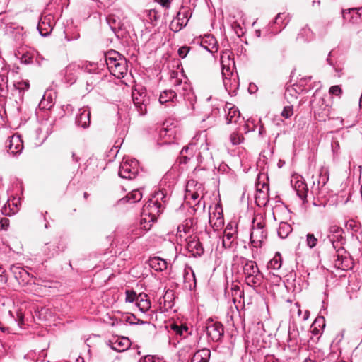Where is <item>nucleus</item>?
<instances>
[{
    "mask_svg": "<svg viewBox=\"0 0 362 362\" xmlns=\"http://www.w3.org/2000/svg\"><path fill=\"white\" fill-rule=\"evenodd\" d=\"M162 205L158 200L149 202L144 206L142 211V218L141 220V228L136 230V238L140 237L143 235L142 230L147 231L149 230L152 226L151 223H154L158 218V216L161 212L160 208Z\"/></svg>",
    "mask_w": 362,
    "mask_h": 362,
    "instance_id": "obj_1",
    "label": "nucleus"
},
{
    "mask_svg": "<svg viewBox=\"0 0 362 362\" xmlns=\"http://www.w3.org/2000/svg\"><path fill=\"white\" fill-rule=\"evenodd\" d=\"M243 274L245 283L252 287L261 285L263 280V275L260 272L255 262L247 260L243 266Z\"/></svg>",
    "mask_w": 362,
    "mask_h": 362,
    "instance_id": "obj_2",
    "label": "nucleus"
},
{
    "mask_svg": "<svg viewBox=\"0 0 362 362\" xmlns=\"http://www.w3.org/2000/svg\"><path fill=\"white\" fill-rule=\"evenodd\" d=\"M204 329L208 337L214 341H219L224 334L223 325L220 322L214 321L212 319L207 320Z\"/></svg>",
    "mask_w": 362,
    "mask_h": 362,
    "instance_id": "obj_3",
    "label": "nucleus"
},
{
    "mask_svg": "<svg viewBox=\"0 0 362 362\" xmlns=\"http://www.w3.org/2000/svg\"><path fill=\"white\" fill-rule=\"evenodd\" d=\"M264 225L262 223H257L253 226L250 233V241L253 247H261L264 240L267 238V231L264 230Z\"/></svg>",
    "mask_w": 362,
    "mask_h": 362,
    "instance_id": "obj_4",
    "label": "nucleus"
},
{
    "mask_svg": "<svg viewBox=\"0 0 362 362\" xmlns=\"http://www.w3.org/2000/svg\"><path fill=\"white\" fill-rule=\"evenodd\" d=\"M107 68L110 73L118 78L124 77L127 73V62L125 58L117 59V61H110Z\"/></svg>",
    "mask_w": 362,
    "mask_h": 362,
    "instance_id": "obj_5",
    "label": "nucleus"
},
{
    "mask_svg": "<svg viewBox=\"0 0 362 362\" xmlns=\"http://www.w3.org/2000/svg\"><path fill=\"white\" fill-rule=\"evenodd\" d=\"M189 11L188 10L180 11L175 19L170 24V28L173 32H178L185 27L189 21Z\"/></svg>",
    "mask_w": 362,
    "mask_h": 362,
    "instance_id": "obj_6",
    "label": "nucleus"
},
{
    "mask_svg": "<svg viewBox=\"0 0 362 362\" xmlns=\"http://www.w3.org/2000/svg\"><path fill=\"white\" fill-rule=\"evenodd\" d=\"M175 127L173 126V123L165 122L163 127L160 131V137L163 140L165 144H171L174 141L175 136Z\"/></svg>",
    "mask_w": 362,
    "mask_h": 362,
    "instance_id": "obj_7",
    "label": "nucleus"
},
{
    "mask_svg": "<svg viewBox=\"0 0 362 362\" xmlns=\"http://www.w3.org/2000/svg\"><path fill=\"white\" fill-rule=\"evenodd\" d=\"M320 103L318 107L315 109V117L320 122H325L330 118L331 107L325 103L324 99H321Z\"/></svg>",
    "mask_w": 362,
    "mask_h": 362,
    "instance_id": "obj_8",
    "label": "nucleus"
},
{
    "mask_svg": "<svg viewBox=\"0 0 362 362\" xmlns=\"http://www.w3.org/2000/svg\"><path fill=\"white\" fill-rule=\"evenodd\" d=\"M132 100L134 105L141 115L147 112L146 102L147 101L146 92L135 90L132 92Z\"/></svg>",
    "mask_w": 362,
    "mask_h": 362,
    "instance_id": "obj_9",
    "label": "nucleus"
},
{
    "mask_svg": "<svg viewBox=\"0 0 362 362\" xmlns=\"http://www.w3.org/2000/svg\"><path fill=\"white\" fill-rule=\"evenodd\" d=\"M138 174V169L132 167L128 162H124L121 164L119 170V175L124 179L133 180L136 178Z\"/></svg>",
    "mask_w": 362,
    "mask_h": 362,
    "instance_id": "obj_10",
    "label": "nucleus"
},
{
    "mask_svg": "<svg viewBox=\"0 0 362 362\" xmlns=\"http://www.w3.org/2000/svg\"><path fill=\"white\" fill-rule=\"evenodd\" d=\"M224 110L226 113L227 123H237L240 118V113L233 104L226 103Z\"/></svg>",
    "mask_w": 362,
    "mask_h": 362,
    "instance_id": "obj_11",
    "label": "nucleus"
},
{
    "mask_svg": "<svg viewBox=\"0 0 362 362\" xmlns=\"http://www.w3.org/2000/svg\"><path fill=\"white\" fill-rule=\"evenodd\" d=\"M90 112L88 109H80L76 118V122L83 128H87L90 125Z\"/></svg>",
    "mask_w": 362,
    "mask_h": 362,
    "instance_id": "obj_12",
    "label": "nucleus"
},
{
    "mask_svg": "<svg viewBox=\"0 0 362 362\" xmlns=\"http://www.w3.org/2000/svg\"><path fill=\"white\" fill-rule=\"evenodd\" d=\"M235 230L230 225H228L224 230V235L222 240L223 247L230 248L235 240Z\"/></svg>",
    "mask_w": 362,
    "mask_h": 362,
    "instance_id": "obj_13",
    "label": "nucleus"
},
{
    "mask_svg": "<svg viewBox=\"0 0 362 362\" xmlns=\"http://www.w3.org/2000/svg\"><path fill=\"white\" fill-rule=\"evenodd\" d=\"M294 188L298 196L303 200V203L305 204L308 202L307 194L308 192L306 183L302 180H298L295 183Z\"/></svg>",
    "mask_w": 362,
    "mask_h": 362,
    "instance_id": "obj_14",
    "label": "nucleus"
},
{
    "mask_svg": "<svg viewBox=\"0 0 362 362\" xmlns=\"http://www.w3.org/2000/svg\"><path fill=\"white\" fill-rule=\"evenodd\" d=\"M149 265L156 271H163L167 269V262L159 257H151L149 259Z\"/></svg>",
    "mask_w": 362,
    "mask_h": 362,
    "instance_id": "obj_15",
    "label": "nucleus"
},
{
    "mask_svg": "<svg viewBox=\"0 0 362 362\" xmlns=\"http://www.w3.org/2000/svg\"><path fill=\"white\" fill-rule=\"evenodd\" d=\"M136 305L142 312H146L151 308V302L148 295L140 293L136 297Z\"/></svg>",
    "mask_w": 362,
    "mask_h": 362,
    "instance_id": "obj_16",
    "label": "nucleus"
},
{
    "mask_svg": "<svg viewBox=\"0 0 362 362\" xmlns=\"http://www.w3.org/2000/svg\"><path fill=\"white\" fill-rule=\"evenodd\" d=\"M209 223L214 230H218L223 224V216L222 213L218 212V214L214 213L209 214Z\"/></svg>",
    "mask_w": 362,
    "mask_h": 362,
    "instance_id": "obj_17",
    "label": "nucleus"
},
{
    "mask_svg": "<svg viewBox=\"0 0 362 362\" xmlns=\"http://www.w3.org/2000/svg\"><path fill=\"white\" fill-rule=\"evenodd\" d=\"M211 352L209 349H203L197 351L191 359V362H209Z\"/></svg>",
    "mask_w": 362,
    "mask_h": 362,
    "instance_id": "obj_18",
    "label": "nucleus"
},
{
    "mask_svg": "<svg viewBox=\"0 0 362 362\" xmlns=\"http://www.w3.org/2000/svg\"><path fill=\"white\" fill-rule=\"evenodd\" d=\"M23 148V144L18 136H12L10 139L8 146V151L15 154L21 151Z\"/></svg>",
    "mask_w": 362,
    "mask_h": 362,
    "instance_id": "obj_19",
    "label": "nucleus"
},
{
    "mask_svg": "<svg viewBox=\"0 0 362 362\" xmlns=\"http://www.w3.org/2000/svg\"><path fill=\"white\" fill-rule=\"evenodd\" d=\"M131 343L128 338L122 337L121 339H118L113 344L112 349L117 351H124L128 349L130 347Z\"/></svg>",
    "mask_w": 362,
    "mask_h": 362,
    "instance_id": "obj_20",
    "label": "nucleus"
},
{
    "mask_svg": "<svg viewBox=\"0 0 362 362\" xmlns=\"http://www.w3.org/2000/svg\"><path fill=\"white\" fill-rule=\"evenodd\" d=\"M282 258L279 253H276L275 256L269 262L268 268L273 269H279L281 267Z\"/></svg>",
    "mask_w": 362,
    "mask_h": 362,
    "instance_id": "obj_21",
    "label": "nucleus"
},
{
    "mask_svg": "<svg viewBox=\"0 0 362 362\" xmlns=\"http://www.w3.org/2000/svg\"><path fill=\"white\" fill-rule=\"evenodd\" d=\"M175 96L176 93L174 90H165L160 95L159 101L161 104H163L171 100Z\"/></svg>",
    "mask_w": 362,
    "mask_h": 362,
    "instance_id": "obj_22",
    "label": "nucleus"
},
{
    "mask_svg": "<svg viewBox=\"0 0 362 362\" xmlns=\"http://www.w3.org/2000/svg\"><path fill=\"white\" fill-rule=\"evenodd\" d=\"M291 230L292 229L290 225L286 223H281L278 230V234L281 238H285Z\"/></svg>",
    "mask_w": 362,
    "mask_h": 362,
    "instance_id": "obj_23",
    "label": "nucleus"
},
{
    "mask_svg": "<svg viewBox=\"0 0 362 362\" xmlns=\"http://www.w3.org/2000/svg\"><path fill=\"white\" fill-rule=\"evenodd\" d=\"M107 21L109 25L110 26L111 29L113 31H116L117 30H119L121 28L120 26V22L118 21V19L113 15H110L107 18Z\"/></svg>",
    "mask_w": 362,
    "mask_h": 362,
    "instance_id": "obj_24",
    "label": "nucleus"
},
{
    "mask_svg": "<svg viewBox=\"0 0 362 362\" xmlns=\"http://www.w3.org/2000/svg\"><path fill=\"white\" fill-rule=\"evenodd\" d=\"M142 198V194L139 190H133L131 193L125 197L127 202H132V203L140 201Z\"/></svg>",
    "mask_w": 362,
    "mask_h": 362,
    "instance_id": "obj_25",
    "label": "nucleus"
},
{
    "mask_svg": "<svg viewBox=\"0 0 362 362\" xmlns=\"http://www.w3.org/2000/svg\"><path fill=\"white\" fill-rule=\"evenodd\" d=\"M124 57L116 51H110L105 54V61L107 66L110 64V61H117V59H123Z\"/></svg>",
    "mask_w": 362,
    "mask_h": 362,
    "instance_id": "obj_26",
    "label": "nucleus"
},
{
    "mask_svg": "<svg viewBox=\"0 0 362 362\" xmlns=\"http://www.w3.org/2000/svg\"><path fill=\"white\" fill-rule=\"evenodd\" d=\"M188 247L192 250H195L196 253L197 254H199L203 251L202 245L198 240H196V237L193 238L192 240H189L188 243Z\"/></svg>",
    "mask_w": 362,
    "mask_h": 362,
    "instance_id": "obj_27",
    "label": "nucleus"
},
{
    "mask_svg": "<svg viewBox=\"0 0 362 362\" xmlns=\"http://www.w3.org/2000/svg\"><path fill=\"white\" fill-rule=\"evenodd\" d=\"M192 146V144H189L187 146H185L180 151V157L179 158V163L180 164H186L188 160H189V158L185 155L187 153L188 151L189 150V148H191Z\"/></svg>",
    "mask_w": 362,
    "mask_h": 362,
    "instance_id": "obj_28",
    "label": "nucleus"
},
{
    "mask_svg": "<svg viewBox=\"0 0 362 362\" xmlns=\"http://www.w3.org/2000/svg\"><path fill=\"white\" fill-rule=\"evenodd\" d=\"M230 139L233 145H237L240 144L243 141L244 137L241 134L238 132H233L230 134Z\"/></svg>",
    "mask_w": 362,
    "mask_h": 362,
    "instance_id": "obj_29",
    "label": "nucleus"
},
{
    "mask_svg": "<svg viewBox=\"0 0 362 362\" xmlns=\"http://www.w3.org/2000/svg\"><path fill=\"white\" fill-rule=\"evenodd\" d=\"M232 296L233 300L235 301L237 299V296L241 298L243 295V291H240V286L238 284H233L232 285Z\"/></svg>",
    "mask_w": 362,
    "mask_h": 362,
    "instance_id": "obj_30",
    "label": "nucleus"
},
{
    "mask_svg": "<svg viewBox=\"0 0 362 362\" xmlns=\"http://www.w3.org/2000/svg\"><path fill=\"white\" fill-rule=\"evenodd\" d=\"M306 237H307V239H306L307 245L310 248H313V247H315L317 243V241H318L317 238H315V236L312 233L307 234Z\"/></svg>",
    "mask_w": 362,
    "mask_h": 362,
    "instance_id": "obj_31",
    "label": "nucleus"
},
{
    "mask_svg": "<svg viewBox=\"0 0 362 362\" xmlns=\"http://www.w3.org/2000/svg\"><path fill=\"white\" fill-rule=\"evenodd\" d=\"M171 329L173 330L176 334L182 336L183 334V331H187L188 328L187 326H179L176 324H172L170 325Z\"/></svg>",
    "mask_w": 362,
    "mask_h": 362,
    "instance_id": "obj_32",
    "label": "nucleus"
},
{
    "mask_svg": "<svg viewBox=\"0 0 362 362\" xmlns=\"http://www.w3.org/2000/svg\"><path fill=\"white\" fill-rule=\"evenodd\" d=\"M351 11L356 12V18H361L362 16V13L359 12L358 8H349V9L342 11L343 18L345 20L347 19V15L351 13Z\"/></svg>",
    "mask_w": 362,
    "mask_h": 362,
    "instance_id": "obj_33",
    "label": "nucleus"
},
{
    "mask_svg": "<svg viewBox=\"0 0 362 362\" xmlns=\"http://www.w3.org/2000/svg\"><path fill=\"white\" fill-rule=\"evenodd\" d=\"M125 293H126V301L129 302V303H132L134 300L136 301V297L138 296V295H136L135 291L127 290Z\"/></svg>",
    "mask_w": 362,
    "mask_h": 362,
    "instance_id": "obj_34",
    "label": "nucleus"
},
{
    "mask_svg": "<svg viewBox=\"0 0 362 362\" xmlns=\"http://www.w3.org/2000/svg\"><path fill=\"white\" fill-rule=\"evenodd\" d=\"M14 86L18 89L19 90H28L30 87V83L28 81H18L14 84Z\"/></svg>",
    "mask_w": 362,
    "mask_h": 362,
    "instance_id": "obj_35",
    "label": "nucleus"
},
{
    "mask_svg": "<svg viewBox=\"0 0 362 362\" xmlns=\"http://www.w3.org/2000/svg\"><path fill=\"white\" fill-rule=\"evenodd\" d=\"M293 106L288 105V106L284 107V108L281 112V116L285 118H289L290 117H291L293 115Z\"/></svg>",
    "mask_w": 362,
    "mask_h": 362,
    "instance_id": "obj_36",
    "label": "nucleus"
},
{
    "mask_svg": "<svg viewBox=\"0 0 362 362\" xmlns=\"http://www.w3.org/2000/svg\"><path fill=\"white\" fill-rule=\"evenodd\" d=\"M329 92L332 95H340L342 90L339 86H333L330 87Z\"/></svg>",
    "mask_w": 362,
    "mask_h": 362,
    "instance_id": "obj_37",
    "label": "nucleus"
},
{
    "mask_svg": "<svg viewBox=\"0 0 362 362\" xmlns=\"http://www.w3.org/2000/svg\"><path fill=\"white\" fill-rule=\"evenodd\" d=\"M190 49L189 47L183 46L178 49V54L181 58H185Z\"/></svg>",
    "mask_w": 362,
    "mask_h": 362,
    "instance_id": "obj_38",
    "label": "nucleus"
},
{
    "mask_svg": "<svg viewBox=\"0 0 362 362\" xmlns=\"http://www.w3.org/2000/svg\"><path fill=\"white\" fill-rule=\"evenodd\" d=\"M16 315H17V319L18 321V325L20 326H21L24 323V315L22 313V311L21 310H18Z\"/></svg>",
    "mask_w": 362,
    "mask_h": 362,
    "instance_id": "obj_39",
    "label": "nucleus"
},
{
    "mask_svg": "<svg viewBox=\"0 0 362 362\" xmlns=\"http://www.w3.org/2000/svg\"><path fill=\"white\" fill-rule=\"evenodd\" d=\"M5 273V270L0 266V281L6 283L7 281V278L4 276Z\"/></svg>",
    "mask_w": 362,
    "mask_h": 362,
    "instance_id": "obj_40",
    "label": "nucleus"
},
{
    "mask_svg": "<svg viewBox=\"0 0 362 362\" xmlns=\"http://www.w3.org/2000/svg\"><path fill=\"white\" fill-rule=\"evenodd\" d=\"M264 362H279L273 355H269L265 357Z\"/></svg>",
    "mask_w": 362,
    "mask_h": 362,
    "instance_id": "obj_41",
    "label": "nucleus"
},
{
    "mask_svg": "<svg viewBox=\"0 0 362 362\" xmlns=\"http://www.w3.org/2000/svg\"><path fill=\"white\" fill-rule=\"evenodd\" d=\"M313 205L315 206H325V203L320 201V199L318 198L317 200L314 198L313 201Z\"/></svg>",
    "mask_w": 362,
    "mask_h": 362,
    "instance_id": "obj_42",
    "label": "nucleus"
},
{
    "mask_svg": "<svg viewBox=\"0 0 362 362\" xmlns=\"http://www.w3.org/2000/svg\"><path fill=\"white\" fill-rule=\"evenodd\" d=\"M44 24H45V23H44V22L40 23L39 24V25H38V29H39V30H40V34H41L42 36H47V35L49 33V31H46L45 33H43V31H42V30H43V28H42V25H43Z\"/></svg>",
    "mask_w": 362,
    "mask_h": 362,
    "instance_id": "obj_43",
    "label": "nucleus"
},
{
    "mask_svg": "<svg viewBox=\"0 0 362 362\" xmlns=\"http://www.w3.org/2000/svg\"><path fill=\"white\" fill-rule=\"evenodd\" d=\"M158 2L160 4V5L165 8H168L170 4V0H159Z\"/></svg>",
    "mask_w": 362,
    "mask_h": 362,
    "instance_id": "obj_44",
    "label": "nucleus"
},
{
    "mask_svg": "<svg viewBox=\"0 0 362 362\" xmlns=\"http://www.w3.org/2000/svg\"><path fill=\"white\" fill-rule=\"evenodd\" d=\"M33 58L31 57H27L26 55H23L21 57V61L25 64H29L32 62Z\"/></svg>",
    "mask_w": 362,
    "mask_h": 362,
    "instance_id": "obj_45",
    "label": "nucleus"
},
{
    "mask_svg": "<svg viewBox=\"0 0 362 362\" xmlns=\"http://www.w3.org/2000/svg\"><path fill=\"white\" fill-rule=\"evenodd\" d=\"M157 11L156 10H151L149 11V16L151 17V19H154L155 21L157 20L158 17H157Z\"/></svg>",
    "mask_w": 362,
    "mask_h": 362,
    "instance_id": "obj_46",
    "label": "nucleus"
},
{
    "mask_svg": "<svg viewBox=\"0 0 362 362\" xmlns=\"http://www.w3.org/2000/svg\"><path fill=\"white\" fill-rule=\"evenodd\" d=\"M294 90L292 88L291 90V89H287L286 93H285V98L288 99V95H290L291 96H292V93H291V91H293Z\"/></svg>",
    "mask_w": 362,
    "mask_h": 362,
    "instance_id": "obj_47",
    "label": "nucleus"
},
{
    "mask_svg": "<svg viewBox=\"0 0 362 362\" xmlns=\"http://www.w3.org/2000/svg\"><path fill=\"white\" fill-rule=\"evenodd\" d=\"M317 321H318V320H316L314 322V323H313V326H312V327H313V333H315V334H317V333H318V330H317V329L315 327V325H316V323L317 322Z\"/></svg>",
    "mask_w": 362,
    "mask_h": 362,
    "instance_id": "obj_48",
    "label": "nucleus"
},
{
    "mask_svg": "<svg viewBox=\"0 0 362 362\" xmlns=\"http://www.w3.org/2000/svg\"><path fill=\"white\" fill-rule=\"evenodd\" d=\"M191 197L192 199L196 200L199 197V194L197 192L192 193Z\"/></svg>",
    "mask_w": 362,
    "mask_h": 362,
    "instance_id": "obj_49",
    "label": "nucleus"
},
{
    "mask_svg": "<svg viewBox=\"0 0 362 362\" xmlns=\"http://www.w3.org/2000/svg\"><path fill=\"white\" fill-rule=\"evenodd\" d=\"M181 83H182V81H181L180 79H176V80L175 81L174 86H175V87H177V86H179L180 85H181Z\"/></svg>",
    "mask_w": 362,
    "mask_h": 362,
    "instance_id": "obj_50",
    "label": "nucleus"
},
{
    "mask_svg": "<svg viewBox=\"0 0 362 362\" xmlns=\"http://www.w3.org/2000/svg\"><path fill=\"white\" fill-rule=\"evenodd\" d=\"M8 222V219L6 218H1V221H0V223H1L2 225V227L4 226V225H6V223Z\"/></svg>",
    "mask_w": 362,
    "mask_h": 362,
    "instance_id": "obj_51",
    "label": "nucleus"
},
{
    "mask_svg": "<svg viewBox=\"0 0 362 362\" xmlns=\"http://www.w3.org/2000/svg\"><path fill=\"white\" fill-rule=\"evenodd\" d=\"M188 88H189V85H188L186 82H185V83H184V85H183V87H182V89H183L184 90H187V89H188Z\"/></svg>",
    "mask_w": 362,
    "mask_h": 362,
    "instance_id": "obj_52",
    "label": "nucleus"
},
{
    "mask_svg": "<svg viewBox=\"0 0 362 362\" xmlns=\"http://www.w3.org/2000/svg\"><path fill=\"white\" fill-rule=\"evenodd\" d=\"M314 190H315V191H318L319 190V184L317 185V187L315 189H314V187L312 188L311 192L313 194L314 193Z\"/></svg>",
    "mask_w": 362,
    "mask_h": 362,
    "instance_id": "obj_53",
    "label": "nucleus"
},
{
    "mask_svg": "<svg viewBox=\"0 0 362 362\" xmlns=\"http://www.w3.org/2000/svg\"><path fill=\"white\" fill-rule=\"evenodd\" d=\"M182 228H183V231H184L185 233H188V231H189V230L188 228H186V227H185V226H182Z\"/></svg>",
    "mask_w": 362,
    "mask_h": 362,
    "instance_id": "obj_54",
    "label": "nucleus"
},
{
    "mask_svg": "<svg viewBox=\"0 0 362 362\" xmlns=\"http://www.w3.org/2000/svg\"><path fill=\"white\" fill-rule=\"evenodd\" d=\"M159 195L163 196V193L162 192H158L157 196H159Z\"/></svg>",
    "mask_w": 362,
    "mask_h": 362,
    "instance_id": "obj_55",
    "label": "nucleus"
},
{
    "mask_svg": "<svg viewBox=\"0 0 362 362\" xmlns=\"http://www.w3.org/2000/svg\"><path fill=\"white\" fill-rule=\"evenodd\" d=\"M88 197V194L86 192H85L84 193V197L86 199Z\"/></svg>",
    "mask_w": 362,
    "mask_h": 362,
    "instance_id": "obj_56",
    "label": "nucleus"
},
{
    "mask_svg": "<svg viewBox=\"0 0 362 362\" xmlns=\"http://www.w3.org/2000/svg\"><path fill=\"white\" fill-rule=\"evenodd\" d=\"M358 34L361 35V36L362 37V30H361L360 31L358 32Z\"/></svg>",
    "mask_w": 362,
    "mask_h": 362,
    "instance_id": "obj_57",
    "label": "nucleus"
},
{
    "mask_svg": "<svg viewBox=\"0 0 362 362\" xmlns=\"http://www.w3.org/2000/svg\"><path fill=\"white\" fill-rule=\"evenodd\" d=\"M185 274H188V272L185 270Z\"/></svg>",
    "mask_w": 362,
    "mask_h": 362,
    "instance_id": "obj_58",
    "label": "nucleus"
},
{
    "mask_svg": "<svg viewBox=\"0 0 362 362\" xmlns=\"http://www.w3.org/2000/svg\"><path fill=\"white\" fill-rule=\"evenodd\" d=\"M167 295H168V293H166L165 294V296H164V298H166Z\"/></svg>",
    "mask_w": 362,
    "mask_h": 362,
    "instance_id": "obj_59",
    "label": "nucleus"
},
{
    "mask_svg": "<svg viewBox=\"0 0 362 362\" xmlns=\"http://www.w3.org/2000/svg\"><path fill=\"white\" fill-rule=\"evenodd\" d=\"M351 19H354V16H351V19H349V21H351Z\"/></svg>",
    "mask_w": 362,
    "mask_h": 362,
    "instance_id": "obj_60",
    "label": "nucleus"
}]
</instances>
